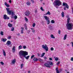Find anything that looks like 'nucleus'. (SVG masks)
<instances>
[{"instance_id": "27", "label": "nucleus", "mask_w": 73, "mask_h": 73, "mask_svg": "<svg viewBox=\"0 0 73 73\" xmlns=\"http://www.w3.org/2000/svg\"><path fill=\"white\" fill-rule=\"evenodd\" d=\"M45 15H50V12H49V11H48V12L46 13Z\"/></svg>"}, {"instance_id": "36", "label": "nucleus", "mask_w": 73, "mask_h": 73, "mask_svg": "<svg viewBox=\"0 0 73 73\" xmlns=\"http://www.w3.org/2000/svg\"><path fill=\"white\" fill-rule=\"evenodd\" d=\"M14 30H15V29L13 27H12L11 28V31H14Z\"/></svg>"}, {"instance_id": "35", "label": "nucleus", "mask_w": 73, "mask_h": 73, "mask_svg": "<svg viewBox=\"0 0 73 73\" xmlns=\"http://www.w3.org/2000/svg\"><path fill=\"white\" fill-rule=\"evenodd\" d=\"M11 37H12V36H9L7 37V39H10V38H11Z\"/></svg>"}, {"instance_id": "10", "label": "nucleus", "mask_w": 73, "mask_h": 73, "mask_svg": "<svg viewBox=\"0 0 73 73\" xmlns=\"http://www.w3.org/2000/svg\"><path fill=\"white\" fill-rule=\"evenodd\" d=\"M11 41L9 40H8L7 43L6 44H7V45H10L11 44Z\"/></svg>"}, {"instance_id": "2", "label": "nucleus", "mask_w": 73, "mask_h": 73, "mask_svg": "<svg viewBox=\"0 0 73 73\" xmlns=\"http://www.w3.org/2000/svg\"><path fill=\"white\" fill-rule=\"evenodd\" d=\"M61 4H62V2L60 1V0H56L53 3L54 7H56L57 9L58 8V7L56 6H60L61 5Z\"/></svg>"}, {"instance_id": "62", "label": "nucleus", "mask_w": 73, "mask_h": 73, "mask_svg": "<svg viewBox=\"0 0 73 73\" xmlns=\"http://www.w3.org/2000/svg\"><path fill=\"white\" fill-rule=\"evenodd\" d=\"M67 46H69V44H67Z\"/></svg>"}, {"instance_id": "61", "label": "nucleus", "mask_w": 73, "mask_h": 73, "mask_svg": "<svg viewBox=\"0 0 73 73\" xmlns=\"http://www.w3.org/2000/svg\"><path fill=\"white\" fill-rule=\"evenodd\" d=\"M11 0H9V2L10 3H11Z\"/></svg>"}, {"instance_id": "58", "label": "nucleus", "mask_w": 73, "mask_h": 73, "mask_svg": "<svg viewBox=\"0 0 73 73\" xmlns=\"http://www.w3.org/2000/svg\"><path fill=\"white\" fill-rule=\"evenodd\" d=\"M44 59H45L46 60V57H44Z\"/></svg>"}, {"instance_id": "49", "label": "nucleus", "mask_w": 73, "mask_h": 73, "mask_svg": "<svg viewBox=\"0 0 73 73\" xmlns=\"http://www.w3.org/2000/svg\"><path fill=\"white\" fill-rule=\"evenodd\" d=\"M25 20L27 22L28 21V19H25Z\"/></svg>"}, {"instance_id": "57", "label": "nucleus", "mask_w": 73, "mask_h": 73, "mask_svg": "<svg viewBox=\"0 0 73 73\" xmlns=\"http://www.w3.org/2000/svg\"><path fill=\"white\" fill-rule=\"evenodd\" d=\"M28 73H31V71H28Z\"/></svg>"}, {"instance_id": "51", "label": "nucleus", "mask_w": 73, "mask_h": 73, "mask_svg": "<svg viewBox=\"0 0 73 73\" xmlns=\"http://www.w3.org/2000/svg\"><path fill=\"white\" fill-rule=\"evenodd\" d=\"M38 60L39 61H42V60L41 59L39 58L38 59Z\"/></svg>"}, {"instance_id": "17", "label": "nucleus", "mask_w": 73, "mask_h": 73, "mask_svg": "<svg viewBox=\"0 0 73 73\" xmlns=\"http://www.w3.org/2000/svg\"><path fill=\"white\" fill-rule=\"evenodd\" d=\"M4 4L5 5H6L7 7H9V5H8V4L6 2H5Z\"/></svg>"}, {"instance_id": "56", "label": "nucleus", "mask_w": 73, "mask_h": 73, "mask_svg": "<svg viewBox=\"0 0 73 73\" xmlns=\"http://www.w3.org/2000/svg\"><path fill=\"white\" fill-rule=\"evenodd\" d=\"M38 55V56H40V54H37Z\"/></svg>"}, {"instance_id": "34", "label": "nucleus", "mask_w": 73, "mask_h": 73, "mask_svg": "<svg viewBox=\"0 0 73 73\" xmlns=\"http://www.w3.org/2000/svg\"><path fill=\"white\" fill-rule=\"evenodd\" d=\"M45 54V53H43L41 55V57H42L44 56V55Z\"/></svg>"}, {"instance_id": "26", "label": "nucleus", "mask_w": 73, "mask_h": 73, "mask_svg": "<svg viewBox=\"0 0 73 73\" xmlns=\"http://www.w3.org/2000/svg\"><path fill=\"white\" fill-rule=\"evenodd\" d=\"M0 34L1 35H2V36H3V35H4V32H3V31H1V32L0 33Z\"/></svg>"}, {"instance_id": "48", "label": "nucleus", "mask_w": 73, "mask_h": 73, "mask_svg": "<svg viewBox=\"0 0 73 73\" xmlns=\"http://www.w3.org/2000/svg\"><path fill=\"white\" fill-rule=\"evenodd\" d=\"M51 50L52 51H53L54 50V48H53L52 47L51 48Z\"/></svg>"}, {"instance_id": "52", "label": "nucleus", "mask_w": 73, "mask_h": 73, "mask_svg": "<svg viewBox=\"0 0 73 73\" xmlns=\"http://www.w3.org/2000/svg\"><path fill=\"white\" fill-rule=\"evenodd\" d=\"M49 60H50V61H52V58H49Z\"/></svg>"}, {"instance_id": "6", "label": "nucleus", "mask_w": 73, "mask_h": 73, "mask_svg": "<svg viewBox=\"0 0 73 73\" xmlns=\"http://www.w3.org/2000/svg\"><path fill=\"white\" fill-rule=\"evenodd\" d=\"M42 48L44 49L45 50H46V51H48V47L46 44H45V45H44V44L42 45Z\"/></svg>"}, {"instance_id": "8", "label": "nucleus", "mask_w": 73, "mask_h": 73, "mask_svg": "<svg viewBox=\"0 0 73 73\" xmlns=\"http://www.w3.org/2000/svg\"><path fill=\"white\" fill-rule=\"evenodd\" d=\"M44 65L46 67H47L48 68H50V66L49 65V64H48V63H44Z\"/></svg>"}, {"instance_id": "29", "label": "nucleus", "mask_w": 73, "mask_h": 73, "mask_svg": "<svg viewBox=\"0 0 73 73\" xmlns=\"http://www.w3.org/2000/svg\"><path fill=\"white\" fill-rule=\"evenodd\" d=\"M26 4H27V5H28V6H29V5H30L31 4V3L29 2H27Z\"/></svg>"}, {"instance_id": "46", "label": "nucleus", "mask_w": 73, "mask_h": 73, "mask_svg": "<svg viewBox=\"0 0 73 73\" xmlns=\"http://www.w3.org/2000/svg\"><path fill=\"white\" fill-rule=\"evenodd\" d=\"M21 33L22 34L23 33H24V32L23 31V30H22L21 31Z\"/></svg>"}, {"instance_id": "38", "label": "nucleus", "mask_w": 73, "mask_h": 73, "mask_svg": "<svg viewBox=\"0 0 73 73\" xmlns=\"http://www.w3.org/2000/svg\"><path fill=\"white\" fill-rule=\"evenodd\" d=\"M35 57V55H33L31 57V59H33V57Z\"/></svg>"}, {"instance_id": "50", "label": "nucleus", "mask_w": 73, "mask_h": 73, "mask_svg": "<svg viewBox=\"0 0 73 73\" xmlns=\"http://www.w3.org/2000/svg\"><path fill=\"white\" fill-rule=\"evenodd\" d=\"M44 17L45 19H48V18L46 16H44Z\"/></svg>"}, {"instance_id": "59", "label": "nucleus", "mask_w": 73, "mask_h": 73, "mask_svg": "<svg viewBox=\"0 0 73 73\" xmlns=\"http://www.w3.org/2000/svg\"><path fill=\"white\" fill-rule=\"evenodd\" d=\"M37 10H35V12L36 13H37Z\"/></svg>"}, {"instance_id": "28", "label": "nucleus", "mask_w": 73, "mask_h": 73, "mask_svg": "<svg viewBox=\"0 0 73 73\" xmlns=\"http://www.w3.org/2000/svg\"><path fill=\"white\" fill-rule=\"evenodd\" d=\"M61 14L62 17H64V12H62Z\"/></svg>"}, {"instance_id": "42", "label": "nucleus", "mask_w": 73, "mask_h": 73, "mask_svg": "<svg viewBox=\"0 0 73 73\" xmlns=\"http://www.w3.org/2000/svg\"><path fill=\"white\" fill-rule=\"evenodd\" d=\"M0 63L2 65H3L4 64V63L3 62H0Z\"/></svg>"}, {"instance_id": "45", "label": "nucleus", "mask_w": 73, "mask_h": 73, "mask_svg": "<svg viewBox=\"0 0 73 73\" xmlns=\"http://www.w3.org/2000/svg\"><path fill=\"white\" fill-rule=\"evenodd\" d=\"M66 17L67 19H70V17H69V16L68 15H67Z\"/></svg>"}, {"instance_id": "11", "label": "nucleus", "mask_w": 73, "mask_h": 73, "mask_svg": "<svg viewBox=\"0 0 73 73\" xmlns=\"http://www.w3.org/2000/svg\"><path fill=\"white\" fill-rule=\"evenodd\" d=\"M48 62L49 65H51V66H53V65H54V64H53V63L52 62L49 61Z\"/></svg>"}, {"instance_id": "40", "label": "nucleus", "mask_w": 73, "mask_h": 73, "mask_svg": "<svg viewBox=\"0 0 73 73\" xmlns=\"http://www.w3.org/2000/svg\"><path fill=\"white\" fill-rule=\"evenodd\" d=\"M40 9H41V11H44V9H43L42 8V7H41Z\"/></svg>"}, {"instance_id": "1", "label": "nucleus", "mask_w": 73, "mask_h": 73, "mask_svg": "<svg viewBox=\"0 0 73 73\" xmlns=\"http://www.w3.org/2000/svg\"><path fill=\"white\" fill-rule=\"evenodd\" d=\"M67 23L66 24V26L67 27V29L68 30H71L73 29V23H70V19H68L67 20Z\"/></svg>"}, {"instance_id": "13", "label": "nucleus", "mask_w": 73, "mask_h": 73, "mask_svg": "<svg viewBox=\"0 0 73 73\" xmlns=\"http://www.w3.org/2000/svg\"><path fill=\"white\" fill-rule=\"evenodd\" d=\"M3 17L4 19H9V17L7 16V15H4Z\"/></svg>"}, {"instance_id": "53", "label": "nucleus", "mask_w": 73, "mask_h": 73, "mask_svg": "<svg viewBox=\"0 0 73 73\" xmlns=\"http://www.w3.org/2000/svg\"><path fill=\"white\" fill-rule=\"evenodd\" d=\"M71 61H73V57H72L71 59Z\"/></svg>"}, {"instance_id": "5", "label": "nucleus", "mask_w": 73, "mask_h": 73, "mask_svg": "<svg viewBox=\"0 0 73 73\" xmlns=\"http://www.w3.org/2000/svg\"><path fill=\"white\" fill-rule=\"evenodd\" d=\"M63 6H65L64 8V10H66V8L67 9H69V5L66 3H65V2H63Z\"/></svg>"}, {"instance_id": "16", "label": "nucleus", "mask_w": 73, "mask_h": 73, "mask_svg": "<svg viewBox=\"0 0 73 73\" xmlns=\"http://www.w3.org/2000/svg\"><path fill=\"white\" fill-rule=\"evenodd\" d=\"M16 59H13V60H12L11 62L12 63V64H15L16 62Z\"/></svg>"}, {"instance_id": "44", "label": "nucleus", "mask_w": 73, "mask_h": 73, "mask_svg": "<svg viewBox=\"0 0 73 73\" xmlns=\"http://www.w3.org/2000/svg\"><path fill=\"white\" fill-rule=\"evenodd\" d=\"M58 34H59L60 35V34L61 33V31H60V30H58Z\"/></svg>"}, {"instance_id": "30", "label": "nucleus", "mask_w": 73, "mask_h": 73, "mask_svg": "<svg viewBox=\"0 0 73 73\" xmlns=\"http://www.w3.org/2000/svg\"><path fill=\"white\" fill-rule=\"evenodd\" d=\"M51 23H52V24H54V23H55V21L54 20H52L51 21Z\"/></svg>"}, {"instance_id": "12", "label": "nucleus", "mask_w": 73, "mask_h": 73, "mask_svg": "<svg viewBox=\"0 0 73 73\" xmlns=\"http://www.w3.org/2000/svg\"><path fill=\"white\" fill-rule=\"evenodd\" d=\"M15 48L16 47H15V46H13V48L12 49V50L13 52V53H15Z\"/></svg>"}, {"instance_id": "4", "label": "nucleus", "mask_w": 73, "mask_h": 73, "mask_svg": "<svg viewBox=\"0 0 73 73\" xmlns=\"http://www.w3.org/2000/svg\"><path fill=\"white\" fill-rule=\"evenodd\" d=\"M6 9L7 11V13L9 15L11 14L12 16H13V15H14V12L12 10H10V9L9 8H6Z\"/></svg>"}, {"instance_id": "22", "label": "nucleus", "mask_w": 73, "mask_h": 73, "mask_svg": "<svg viewBox=\"0 0 73 73\" xmlns=\"http://www.w3.org/2000/svg\"><path fill=\"white\" fill-rule=\"evenodd\" d=\"M13 25L11 24L10 23H9L8 24V26L9 27H12Z\"/></svg>"}, {"instance_id": "9", "label": "nucleus", "mask_w": 73, "mask_h": 73, "mask_svg": "<svg viewBox=\"0 0 73 73\" xmlns=\"http://www.w3.org/2000/svg\"><path fill=\"white\" fill-rule=\"evenodd\" d=\"M30 14V13L29 11H27L25 13V15L26 16H28Z\"/></svg>"}, {"instance_id": "41", "label": "nucleus", "mask_w": 73, "mask_h": 73, "mask_svg": "<svg viewBox=\"0 0 73 73\" xmlns=\"http://www.w3.org/2000/svg\"><path fill=\"white\" fill-rule=\"evenodd\" d=\"M23 49H26V48H27V46H23Z\"/></svg>"}, {"instance_id": "33", "label": "nucleus", "mask_w": 73, "mask_h": 73, "mask_svg": "<svg viewBox=\"0 0 73 73\" xmlns=\"http://www.w3.org/2000/svg\"><path fill=\"white\" fill-rule=\"evenodd\" d=\"M22 49V46L20 45L19 46V49Z\"/></svg>"}, {"instance_id": "31", "label": "nucleus", "mask_w": 73, "mask_h": 73, "mask_svg": "<svg viewBox=\"0 0 73 73\" xmlns=\"http://www.w3.org/2000/svg\"><path fill=\"white\" fill-rule=\"evenodd\" d=\"M31 29H32V32H33L34 33H35V29L33 28H31Z\"/></svg>"}, {"instance_id": "60", "label": "nucleus", "mask_w": 73, "mask_h": 73, "mask_svg": "<svg viewBox=\"0 0 73 73\" xmlns=\"http://www.w3.org/2000/svg\"><path fill=\"white\" fill-rule=\"evenodd\" d=\"M21 28V29H24V28L23 27H22Z\"/></svg>"}, {"instance_id": "18", "label": "nucleus", "mask_w": 73, "mask_h": 73, "mask_svg": "<svg viewBox=\"0 0 73 73\" xmlns=\"http://www.w3.org/2000/svg\"><path fill=\"white\" fill-rule=\"evenodd\" d=\"M2 51H3V53L4 56H6V53H5V51L4 50H2Z\"/></svg>"}, {"instance_id": "64", "label": "nucleus", "mask_w": 73, "mask_h": 73, "mask_svg": "<svg viewBox=\"0 0 73 73\" xmlns=\"http://www.w3.org/2000/svg\"><path fill=\"white\" fill-rule=\"evenodd\" d=\"M67 73H69V72H67Z\"/></svg>"}, {"instance_id": "32", "label": "nucleus", "mask_w": 73, "mask_h": 73, "mask_svg": "<svg viewBox=\"0 0 73 73\" xmlns=\"http://www.w3.org/2000/svg\"><path fill=\"white\" fill-rule=\"evenodd\" d=\"M23 63H22L21 65V69H22L23 68Z\"/></svg>"}, {"instance_id": "7", "label": "nucleus", "mask_w": 73, "mask_h": 73, "mask_svg": "<svg viewBox=\"0 0 73 73\" xmlns=\"http://www.w3.org/2000/svg\"><path fill=\"white\" fill-rule=\"evenodd\" d=\"M27 54L26 55L25 54V55L23 56V57H25V58H26V59L27 60H28L29 58V57H30V56H27V55L28 54V52H27Z\"/></svg>"}, {"instance_id": "63", "label": "nucleus", "mask_w": 73, "mask_h": 73, "mask_svg": "<svg viewBox=\"0 0 73 73\" xmlns=\"http://www.w3.org/2000/svg\"><path fill=\"white\" fill-rule=\"evenodd\" d=\"M38 39H39V40L40 39V37H38Z\"/></svg>"}, {"instance_id": "39", "label": "nucleus", "mask_w": 73, "mask_h": 73, "mask_svg": "<svg viewBox=\"0 0 73 73\" xmlns=\"http://www.w3.org/2000/svg\"><path fill=\"white\" fill-rule=\"evenodd\" d=\"M55 61H58V58L56 57L55 58Z\"/></svg>"}, {"instance_id": "24", "label": "nucleus", "mask_w": 73, "mask_h": 73, "mask_svg": "<svg viewBox=\"0 0 73 73\" xmlns=\"http://www.w3.org/2000/svg\"><path fill=\"white\" fill-rule=\"evenodd\" d=\"M66 37H67V35H65L64 36L63 40H66Z\"/></svg>"}, {"instance_id": "47", "label": "nucleus", "mask_w": 73, "mask_h": 73, "mask_svg": "<svg viewBox=\"0 0 73 73\" xmlns=\"http://www.w3.org/2000/svg\"><path fill=\"white\" fill-rule=\"evenodd\" d=\"M14 19H17V17L16 15H15L14 17Z\"/></svg>"}, {"instance_id": "19", "label": "nucleus", "mask_w": 73, "mask_h": 73, "mask_svg": "<svg viewBox=\"0 0 73 73\" xmlns=\"http://www.w3.org/2000/svg\"><path fill=\"white\" fill-rule=\"evenodd\" d=\"M56 73H60V72L58 71V67H56Z\"/></svg>"}, {"instance_id": "55", "label": "nucleus", "mask_w": 73, "mask_h": 73, "mask_svg": "<svg viewBox=\"0 0 73 73\" xmlns=\"http://www.w3.org/2000/svg\"><path fill=\"white\" fill-rule=\"evenodd\" d=\"M31 1L33 3H34V1L33 0H31Z\"/></svg>"}, {"instance_id": "3", "label": "nucleus", "mask_w": 73, "mask_h": 73, "mask_svg": "<svg viewBox=\"0 0 73 73\" xmlns=\"http://www.w3.org/2000/svg\"><path fill=\"white\" fill-rule=\"evenodd\" d=\"M27 53V52L24 51L23 50L20 51L19 53V54L20 58H23L25 54H26V55L28 54Z\"/></svg>"}, {"instance_id": "43", "label": "nucleus", "mask_w": 73, "mask_h": 73, "mask_svg": "<svg viewBox=\"0 0 73 73\" xmlns=\"http://www.w3.org/2000/svg\"><path fill=\"white\" fill-rule=\"evenodd\" d=\"M60 64V61H58V63H56L57 65H58Z\"/></svg>"}, {"instance_id": "23", "label": "nucleus", "mask_w": 73, "mask_h": 73, "mask_svg": "<svg viewBox=\"0 0 73 73\" xmlns=\"http://www.w3.org/2000/svg\"><path fill=\"white\" fill-rule=\"evenodd\" d=\"M33 60H34V61H38V59L36 58H34L33 59Z\"/></svg>"}, {"instance_id": "15", "label": "nucleus", "mask_w": 73, "mask_h": 73, "mask_svg": "<svg viewBox=\"0 0 73 73\" xmlns=\"http://www.w3.org/2000/svg\"><path fill=\"white\" fill-rule=\"evenodd\" d=\"M47 21V24L48 25L50 24V20H49L48 19H45Z\"/></svg>"}, {"instance_id": "21", "label": "nucleus", "mask_w": 73, "mask_h": 73, "mask_svg": "<svg viewBox=\"0 0 73 73\" xmlns=\"http://www.w3.org/2000/svg\"><path fill=\"white\" fill-rule=\"evenodd\" d=\"M48 28L50 29H52V26H51V25H49L48 26Z\"/></svg>"}, {"instance_id": "20", "label": "nucleus", "mask_w": 73, "mask_h": 73, "mask_svg": "<svg viewBox=\"0 0 73 73\" xmlns=\"http://www.w3.org/2000/svg\"><path fill=\"white\" fill-rule=\"evenodd\" d=\"M25 28L26 30H27V24L25 23L24 25Z\"/></svg>"}, {"instance_id": "37", "label": "nucleus", "mask_w": 73, "mask_h": 73, "mask_svg": "<svg viewBox=\"0 0 73 73\" xmlns=\"http://www.w3.org/2000/svg\"><path fill=\"white\" fill-rule=\"evenodd\" d=\"M35 25H36V23H34L33 24V27H35Z\"/></svg>"}, {"instance_id": "14", "label": "nucleus", "mask_w": 73, "mask_h": 73, "mask_svg": "<svg viewBox=\"0 0 73 73\" xmlns=\"http://www.w3.org/2000/svg\"><path fill=\"white\" fill-rule=\"evenodd\" d=\"M7 40V39L6 38H3L1 39V41H3V42H5Z\"/></svg>"}, {"instance_id": "25", "label": "nucleus", "mask_w": 73, "mask_h": 73, "mask_svg": "<svg viewBox=\"0 0 73 73\" xmlns=\"http://www.w3.org/2000/svg\"><path fill=\"white\" fill-rule=\"evenodd\" d=\"M50 37H51L52 38H55V37L53 36V35L52 34L51 35Z\"/></svg>"}, {"instance_id": "54", "label": "nucleus", "mask_w": 73, "mask_h": 73, "mask_svg": "<svg viewBox=\"0 0 73 73\" xmlns=\"http://www.w3.org/2000/svg\"><path fill=\"white\" fill-rule=\"evenodd\" d=\"M71 43L72 44V46L73 47V42H71Z\"/></svg>"}]
</instances>
